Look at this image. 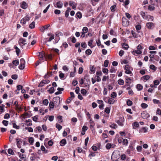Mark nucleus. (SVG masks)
I'll use <instances>...</instances> for the list:
<instances>
[{
	"label": "nucleus",
	"mask_w": 161,
	"mask_h": 161,
	"mask_svg": "<svg viewBox=\"0 0 161 161\" xmlns=\"http://www.w3.org/2000/svg\"><path fill=\"white\" fill-rule=\"evenodd\" d=\"M25 67V64H20V65L19 66V68L20 69H23Z\"/></svg>",
	"instance_id": "nucleus-39"
},
{
	"label": "nucleus",
	"mask_w": 161,
	"mask_h": 161,
	"mask_svg": "<svg viewBox=\"0 0 161 161\" xmlns=\"http://www.w3.org/2000/svg\"><path fill=\"white\" fill-rule=\"evenodd\" d=\"M13 127L14 128H15L17 129H19V126L17 125L16 123H14L13 124Z\"/></svg>",
	"instance_id": "nucleus-36"
},
{
	"label": "nucleus",
	"mask_w": 161,
	"mask_h": 161,
	"mask_svg": "<svg viewBox=\"0 0 161 161\" xmlns=\"http://www.w3.org/2000/svg\"><path fill=\"white\" fill-rule=\"evenodd\" d=\"M2 123L4 125L7 126L8 125V122L7 120H3L2 121Z\"/></svg>",
	"instance_id": "nucleus-47"
},
{
	"label": "nucleus",
	"mask_w": 161,
	"mask_h": 161,
	"mask_svg": "<svg viewBox=\"0 0 161 161\" xmlns=\"http://www.w3.org/2000/svg\"><path fill=\"white\" fill-rule=\"evenodd\" d=\"M136 30L138 32H139L138 31L140 30L141 29V26L140 25H137L136 26Z\"/></svg>",
	"instance_id": "nucleus-31"
},
{
	"label": "nucleus",
	"mask_w": 161,
	"mask_h": 161,
	"mask_svg": "<svg viewBox=\"0 0 161 161\" xmlns=\"http://www.w3.org/2000/svg\"><path fill=\"white\" fill-rule=\"evenodd\" d=\"M90 69L91 71L93 73H94L95 72V69L93 66H90Z\"/></svg>",
	"instance_id": "nucleus-48"
},
{
	"label": "nucleus",
	"mask_w": 161,
	"mask_h": 161,
	"mask_svg": "<svg viewBox=\"0 0 161 161\" xmlns=\"http://www.w3.org/2000/svg\"><path fill=\"white\" fill-rule=\"evenodd\" d=\"M27 7V4L25 2H23L21 3V8L23 9H25Z\"/></svg>",
	"instance_id": "nucleus-11"
},
{
	"label": "nucleus",
	"mask_w": 161,
	"mask_h": 161,
	"mask_svg": "<svg viewBox=\"0 0 161 161\" xmlns=\"http://www.w3.org/2000/svg\"><path fill=\"white\" fill-rule=\"evenodd\" d=\"M30 19L29 17L27 15L24 17L20 21V23L23 26L26 24V21H28Z\"/></svg>",
	"instance_id": "nucleus-3"
},
{
	"label": "nucleus",
	"mask_w": 161,
	"mask_h": 161,
	"mask_svg": "<svg viewBox=\"0 0 161 161\" xmlns=\"http://www.w3.org/2000/svg\"><path fill=\"white\" fill-rule=\"evenodd\" d=\"M116 96L117 94L115 92H113L111 93V96L112 97L114 98L116 97Z\"/></svg>",
	"instance_id": "nucleus-59"
},
{
	"label": "nucleus",
	"mask_w": 161,
	"mask_h": 161,
	"mask_svg": "<svg viewBox=\"0 0 161 161\" xmlns=\"http://www.w3.org/2000/svg\"><path fill=\"white\" fill-rule=\"evenodd\" d=\"M158 147V144H154L153 146V152H155L156 151Z\"/></svg>",
	"instance_id": "nucleus-17"
},
{
	"label": "nucleus",
	"mask_w": 161,
	"mask_h": 161,
	"mask_svg": "<svg viewBox=\"0 0 161 161\" xmlns=\"http://www.w3.org/2000/svg\"><path fill=\"white\" fill-rule=\"evenodd\" d=\"M140 14L142 16L143 18L145 19L146 18V16L145 15V14L144 12L141 11L140 13Z\"/></svg>",
	"instance_id": "nucleus-49"
},
{
	"label": "nucleus",
	"mask_w": 161,
	"mask_h": 161,
	"mask_svg": "<svg viewBox=\"0 0 161 161\" xmlns=\"http://www.w3.org/2000/svg\"><path fill=\"white\" fill-rule=\"evenodd\" d=\"M95 78L96 81H97V82H99L101 80V79L98 76H96L95 77Z\"/></svg>",
	"instance_id": "nucleus-61"
},
{
	"label": "nucleus",
	"mask_w": 161,
	"mask_h": 161,
	"mask_svg": "<svg viewBox=\"0 0 161 161\" xmlns=\"http://www.w3.org/2000/svg\"><path fill=\"white\" fill-rule=\"evenodd\" d=\"M29 28L31 29H33L35 27V22L33 21L29 25Z\"/></svg>",
	"instance_id": "nucleus-24"
},
{
	"label": "nucleus",
	"mask_w": 161,
	"mask_h": 161,
	"mask_svg": "<svg viewBox=\"0 0 161 161\" xmlns=\"http://www.w3.org/2000/svg\"><path fill=\"white\" fill-rule=\"evenodd\" d=\"M147 131V130L145 127L142 128L140 130V132H143L144 133H145Z\"/></svg>",
	"instance_id": "nucleus-57"
},
{
	"label": "nucleus",
	"mask_w": 161,
	"mask_h": 161,
	"mask_svg": "<svg viewBox=\"0 0 161 161\" xmlns=\"http://www.w3.org/2000/svg\"><path fill=\"white\" fill-rule=\"evenodd\" d=\"M142 117L143 119H147L150 116L149 114L147 112H143L141 114Z\"/></svg>",
	"instance_id": "nucleus-8"
},
{
	"label": "nucleus",
	"mask_w": 161,
	"mask_h": 161,
	"mask_svg": "<svg viewBox=\"0 0 161 161\" xmlns=\"http://www.w3.org/2000/svg\"><path fill=\"white\" fill-rule=\"evenodd\" d=\"M48 103V100L47 99H45L43 101L42 103L45 105H47Z\"/></svg>",
	"instance_id": "nucleus-44"
},
{
	"label": "nucleus",
	"mask_w": 161,
	"mask_h": 161,
	"mask_svg": "<svg viewBox=\"0 0 161 161\" xmlns=\"http://www.w3.org/2000/svg\"><path fill=\"white\" fill-rule=\"evenodd\" d=\"M26 123L27 124V125L29 126H31L32 124L31 123V120L30 119H28L26 120Z\"/></svg>",
	"instance_id": "nucleus-34"
},
{
	"label": "nucleus",
	"mask_w": 161,
	"mask_h": 161,
	"mask_svg": "<svg viewBox=\"0 0 161 161\" xmlns=\"http://www.w3.org/2000/svg\"><path fill=\"white\" fill-rule=\"evenodd\" d=\"M141 106L143 108H146L148 107V105L145 103H143L141 104Z\"/></svg>",
	"instance_id": "nucleus-29"
},
{
	"label": "nucleus",
	"mask_w": 161,
	"mask_h": 161,
	"mask_svg": "<svg viewBox=\"0 0 161 161\" xmlns=\"http://www.w3.org/2000/svg\"><path fill=\"white\" fill-rule=\"evenodd\" d=\"M71 10V9L70 8L68 7L67 8V10H66L65 14V16L66 17H68L69 15V13Z\"/></svg>",
	"instance_id": "nucleus-14"
},
{
	"label": "nucleus",
	"mask_w": 161,
	"mask_h": 161,
	"mask_svg": "<svg viewBox=\"0 0 161 161\" xmlns=\"http://www.w3.org/2000/svg\"><path fill=\"white\" fill-rule=\"evenodd\" d=\"M55 107V105L53 102H50L49 104V107L50 108H53L54 107Z\"/></svg>",
	"instance_id": "nucleus-22"
},
{
	"label": "nucleus",
	"mask_w": 161,
	"mask_h": 161,
	"mask_svg": "<svg viewBox=\"0 0 161 161\" xmlns=\"http://www.w3.org/2000/svg\"><path fill=\"white\" fill-rule=\"evenodd\" d=\"M14 47L15 49L17 55L19 56L20 52V49L16 46H14Z\"/></svg>",
	"instance_id": "nucleus-16"
},
{
	"label": "nucleus",
	"mask_w": 161,
	"mask_h": 161,
	"mask_svg": "<svg viewBox=\"0 0 161 161\" xmlns=\"http://www.w3.org/2000/svg\"><path fill=\"white\" fill-rule=\"evenodd\" d=\"M105 131L107 132V133H103L102 134L103 137V139H105L108 137V135L107 133H108V131L107 130Z\"/></svg>",
	"instance_id": "nucleus-43"
},
{
	"label": "nucleus",
	"mask_w": 161,
	"mask_h": 161,
	"mask_svg": "<svg viewBox=\"0 0 161 161\" xmlns=\"http://www.w3.org/2000/svg\"><path fill=\"white\" fill-rule=\"evenodd\" d=\"M56 127L58 129V130H60L62 128V126L58 124H56Z\"/></svg>",
	"instance_id": "nucleus-56"
},
{
	"label": "nucleus",
	"mask_w": 161,
	"mask_h": 161,
	"mask_svg": "<svg viewBox=\"0 0 161 161\" xmlns=\"http://www.w3.org/2000/svg\"><path fill=\"white\" fill-rule=\"evenodd\" d=\"M122 46L123 48L125 50H127L129 48V46L127 44L123 43Z\"/></svg>",
	"instance_id": "nucleus-33"
},
{
	"label": "nucleus",
	"mask_w": 161,
	"mask_h": 161,
	"mask_svg": "<svg viewBox=\"0 0 161 161\" xmlns=\"http://www.w3.org/2000/svg\"><path fill=\"white\" fill-rule=\"evenodd\" d=\"M16 145L17 146V147L19 148H20L21 147V146L20 145V143L19 142H22V140L20 139H16Z\"/></svg>",
	"instance_id": "nucleus-9"
},
{
	"label": "nucleus",
	"mask_w": 161,
	"mask_h": 161,
	"mask_svg": "<svg viewBox=\"0 0 161 161\" xmlns=\"http://www.w3.org/2000/svg\"><path fill=\"white\" fill-rule=\"evenodd\" d=\"M136 87L139 91H140L142 89L143 86L142 85L140 84H137L136 86Z\"/></svg>",
	"instance_id": "nucleus-19"
},
{
	"label": "nucleus",
	"mask_w": 161,
	"mask_h": 161,
	"mask_svg": "<svg viewBox=\"0 0 161 161\" xmlns=\"http://www.w3.org/2000/svg\"><path fill=\"white\" fill-rule=\"evenodd\" d=\"M104 111L107 114H109L110 112V108L108 107H106L105 108Z\"/></svg>",
	"instance_id": "nucleus-46"
},
{
	"label": "nucleus",
	"mask_w": 161,
	"mask_h": 161,
	"mask_svg": "<svg viewBox=\"0 0 161 161\" xmlns=\"http://www.w3.org/2000/svg\"><path fill=\"white\" fill-rule=\"evenodd\" d=\"M54 89L53 87H51L49 90H48V91L49 92V93H53L54 92Z\"/></svg>",
	"instance_id": "nucleus-41"
},
{
	"label": "nucleus",
	"mask_w": 161,
	"mask_h": 161,
	"mask_svg": "<svg viewBox=\"0 0 161 161\" xmlns=\"http://www.w3.org/2000/svg\"><path fill=\"white\" fill-rule=\"evenodd\" d=\"M85 53L86 54L90 55L92 53V51L90 49H88L86 50L85 51Z\"/></svg>",
	"instance_id": "nucleus-32"
},
{
	"label": "nucleus",
	"mask_w": 161,
	"mask_h": 161,
	"mask_svg": "<svg viewBox=\"0 0 161 161\" xmlns=\"http://www.w3.org/2000/svg\"><path fill=\"white\" fill-rule=\"evenodd\" d=\"M8 153L10 154L14 155V153L11 149H9L8 151Z\"/></svg>",
	"instance_id": "nucleus-40"
},
{
	"label": "nucleus",
	"mask_w": 161,
	"mask_h": 161,
	"mask_svg": "<svg viewBox=\"0 0 161 161\" xmlns=\"http://www.w3.org/2000/svg\"><path fill=\"white\" fill-rule=\"evenodd\" d=\"M112 146L111 144L109 143H107L106 145V147L108 149H110Z\"/></svg>",
	"instance_id": "nucleus-52"
},
{
	"label": "nucleus",
	"mask_w": 161,
	"mask_h": 161,
	"mask_svg": "<svg viewBox=\"0 0 161 161\" xmlns=\"http://www.w3.org/2000/svg\"><path fill=\"white\" fill-rule=\"evenodd\" d=\"M124 117L123 116H120L119 117V120H117L116 122L119 125L122 126L124 125Z\"/></svg>",
	"instance_id": "nucleus-4"
},
{
	"label": "nucleus",
	"mask_w": 161,
	"mask_h": 161,
	"mask_svg": "<svg viewBox=\"0 0 161 161\" xmlns=\"http://www.w3.org/2000/svg\"><path fill=\"white\" fill-rule=\"evenodd\" d=\"M41 149L42 151L44 152V153H47V150H46L45 147L43 145L41 146Z\"/></svg>",
	"instance_id": "nucleus-30"
},
{
	"label": "nucleus",
	"mask_w": 161,
	"mask_h": 161,
	"mask_svg": "<svg viewBox=\"0 0 161 161\" xmlns=\"http://www.w3.org/2000/svg\"><path fill=\"white\" fill-rule=\"evenodd\" d=\"M59 77L62 80L64 79V74L61 72H59Z\"/></svg>",
	"instance_id": "nucleus-23"
},
{
	"label": "nucleus",
	"mask_w": 161,
	"mask_h": 161,
	"mask_svg": "<svg viewBox=\"0 0 161 161\" xmlns=\"http://www.w3.org/2000/svg\"><path fill=\"white\" fill-rule=\"evenodd\" d=\"M155 24L153 22H147L146 24V26L148 29H152L155 26Z\"/></svg>",
	"instance_id": "nucleus-6"
},
{
	"label": "nucleus",
	"mask_w": 161,
	"mask_h": 161,
	"mask_svg": "<svg viewBox=\"0 0 161 161\" xmlns=\"http://www.w3.org/2000/svg\"><path fill=\"white\" fill-rule=\"evenodd\" d=\"M153 17L149 15L146 16V18L145 19H147L148 21H152L153 20Z\"/></svg>",
	"instance_id": "nucleus-10"
},
{
	"label": "nucleus",
	"mask_w": 161,
	"mask_h": 161,
	"mask_svg": "<svg viewBox=\"0 0 161 161\" xmlns=\"http://www.w3.org/2000/svg\"><path fill=\"white\" fill-rule=\"evenodd\" d=\"M12 64L15 66H17L19 64V61L17 60H14L12 61Z\"/></svg>",
	"instance_id": "nucleus-28"
},
{
	"label": "nucleus",
	"mask_w": 161,
	"mask_h": 161,
	"mask_svg": "<svg viewBox=\"0 0 161 161\" xmlns=\"http://www.w3.org/2000/svg\"><path fill=\"white\" fill-rule=\"evenodd\" d=\"M126 158V155L124 154H122L121 155V156H120L121 159L122 160H124Z\"/></svg>",
	"instance_id": "nucleus-60"
},
{
	"label": "nucleus",
	"mask_w": 161,
	"mask_h": 161,
	"mask_svg": "<svg viewBox=\"0 0 161 161\" xmlns=\"http://www.w3.org/2000/svg\"><path fill=\"white\" fill-rule=\"evenodd\" d=\"M131 33L133 36L135 38L137 37V35L136 34V32L133 31H131Z\"/></svg>",
	"instance_id": "nucleus-37"
},
{
	"label": "nucleus",
	"mask_w": 161,
	"mask_h": 161,
	"mask_svg": "<svg viewBox=\"0 0 161 161\" xmlns=\"http://www.w3.org/2000/svg\"><path fill=\"white\" fill-rule=\"evenodd\" d=\"M103 72L105 74H107L108 73V69L107 68H103L102 69Z\"/></svg>",
	"instance_id": "nucleus-55"
},
{
	"label": "nucleus",
	"mask_w": 161,
	"mask_h": 161,
	"mask_svg": "<svg viewBox=\"0 0 161 161\" xmlns=\"http://www.w3.org/2000/svg\"><path fill=\"white\" fill-rule=\"evenodd\" d=\"M125 73L130 74L131 73V72L130 70V68L128 65H126L125 66Z\"/></svg>",
	"instance_id": "nucleus-7"
},
{
	"label": "nucleus",
	"mask_w": 161,
	"mask_h": 161,
	"mask_svg": "<svg viewBox=\"0 0 161 161\" xmlns=\"http://www.w3.org/2000/svg\"><path fill=\"white\" fill-rule=\"evenodd\" d=\"M148 9L150 11H153L155 7L153 6L149 5L148 7Z\"/></svg>",
	"instance_id": "nucleus-54"
},
{
	"label": "nucleus",
	"mask_w": 161,
	"mask_h": 161,
	"mask_svg": "<svg viewBox=\"0 0 161 161\" xmlns=\"http://www.w3.org/2000/svg\"><path fill=\"white\" fill-rule=\"evenodd\" d=\"M82 32L84 33H87L88 31V29L86 27H84L82 29Z\"/></svg>",
	"instance_id": "nucleus-45"
},
{
	"label": "nucleus",
	"mask_w": 161,
	"mask_h": 161,
	"mask_svg": "<svg viewBox=\"0 0 161 161\" xmlns=\"http://www.w3.org/2000/svg\"><path fill=\"white\" fill-rule=\"evenodd\" d=\"M48 116L49 117L48 120L50 121H52L54 120V116H53L52 115V116Z\"/></svg>",
	"instance_id": "nucleus-62"
},
{
	"label": "nucleus",
	"mask_w": 161,
	"mask_h": 161,
	"mask_svg": "<svg viewBox=\"0 0 161 161\" xmlns=\"http://www.w3.org/2000/svg\"><path fill=\"white\" fill-rule=\"evenodd\" d=\"M80 92L83 95H86L87 93V91L84 89H82L80 91Z\"/></svg>",
	"instance_id": "nucleus-51"
},
{
	"label": "nucleus",
	"mask_w": 161,
	"mask_h": 161,
	"mask_svg": "<svg viewBox=\"0 0 161 161\" xmlns=\"http://www.w3.org/2000/svg\"><path fill=\"white\" fill-rule=\"evenodd\" d=\"M34 142V139L33 137H31L29 138V142L30 144H32Z\"/></svg>",
	"instance_id": "nucleus-38"
},
{
	"label": "nucleus",
	"mask_w": 161,
	"mask_h": 161,
	"mask_svg": "<svg viewBox=\"0 0 161 161\" xmlns=\"http://www.w3.org/2000/svg\"><path fill=\"white\" fill-rule=\"evenodd\" d=\"M132 102L130 100H128L127 102V104L128 106H131L132 105Z\"/></svg>",
	"instance_id": "nucleus-63"
},
{
	"label": "nucleus",
	"mask_w": 161,
	"mask_h": 161,
	"mask_svg": "<svg viewBox=\"0 0 161 161\" xmlns=\"http://www.w3.org/2000/svg\"><path fill=\"white\" fill-rule=\"evenodd\" d=\"M88 128L86 126L84 125L82 128V130L83 131L85 132L88 129Z\"/></svg>",
	"instance_id": "nucleus-58"
},
{
	"label": "nucleus",
	"mask_w": 161,
	"mask_h": 161,
	"mask_svg": "<svg viewBox=\"0 0 161 161\" xmlns=\"http://www.w3.org/2000/svg\"><path fill=\"white\" fill-rule=\"evenodd\" d=\"M45 58L46 59H52V55L51 54H47L45 56Z\"/></svg>",
	"instance_id": "nucleus-26"
},
{
	"label": "nucleus",
	"mask_w": 161,
	"mask_h": 161,
	"mask_svg": "<svg viewBox=\"0 0 161 161\" xmlns=\"http://www.w3.org/2000/svg\"><path fill=\"white\" fill-rule=\"evenodd\" d=\"M66 143V141L64 139L62 140L60 142V145L61 146H64Z\"/></svg>",
	"instance_id": "nucleus-13"
},
{
	"label": "nucleus",
	"mask_w": 161,
	"mask_h": 161,
	"mask_svg": "<svg viewBox=\"0 0 161 161\" xmlns=\"http://www.w3.org/2000/svg\"><path fill=\"white\" fill-rule=\"evenodd\" d=\"M128 140L126 139H124L123 141V144L124 145H127L128 144Z\"/></svg>",
	"instance_id": "nucleus-53"
},
{
	"label": "nucleus",
	"mask_w": 161,
	"mask_h": 161,
	"mask_svg": "<svg viewBox=\"0 0 161 161\" xmlns=\"http://www.w3.org/2000/svg\"><path fill=\"white\" fill-rule=\"evenodd\" d=\"M26 42V41L25 39L23 38H19L18 42L19 45L22 48L24 49V46L27 44Z\"/></svg>",
	"instance_id": "nucleus-2"
},
{
	"label": "nucleus",
	"mask_w": 161,
	"mask_h": 161,
	"mask_svg": "<svg viewBox=\"0 0 161 161\" xmlns=\"http://www.w3.org/2000/svg\"><path fill=\"white\" fill-rule=\"evenodd\" d=\"M110 127L112 128L116 129L117 128V125L116 124H113L111 125H110Z\"/></svg>",
	"instance_id": "nucleus-35"
},
{
	"label": "nucleus",
	"mask_w": 161,
	"mask_h": 161,
	"mask_svg": "<svg viewBox=\"0 0 161 161\" xmlns=\"http://www.w3.org/2000/svg\"><path fill=\"white\" fill-rule=\"evenodd\" d=\"M115 101V100L112 98H109L108 101V103L109 104H113Z\"/></svg>",
	"instance_id": "nucleus-21"
},
{
	"label": "nucleus",
	"mask_w": 161,
	"mask_h": 161,
	"mask_svg": "<svg viewBox=\"0 0 161 161\" xmlns=\"http://www.w3.org/2000/svg\"><path fill=\"white\" fill-rule=\"evenodd\" d=\"M39 57L42 59H43L44 57L45 58V56L44 53L42 52L39 53Z\"/></svg>",
	"instance_id": "nucleus-20"
},
{
	"label": "nucleus",
	"mask_w": 161,
	"mask_h": 161,
	"mask_svg": "<svg viewBox=\"0 0 161 161\" xmlns=\"http://www.w3.org/2000/svg\"><path fill=\"white\" fill-rule=\"evenodd\" d=\"M18 153L19 154V157L22 160H25V155L24 154L22 153H20L19 152Z\"/></svg>",
	"instance_id": "nucleus-15"
},
{
	"label": "nucleus",
	"mask_w": 161,
	"mask_h": 161,
	"mask_svg": "<svg viewBox=\"0 0 161 161\" xmlns=\"http://www.w3.org/2000/svg\"><path fill=\"white\" fill-rule=\"evenodd\" d=\"M90 127L91 129H92V128H93L94 127V126L95 125L94 123V122L93 120H92V119L90 120Z\"/></svg>",
	"instance_id": "nucleus-18"
},
{
	"label": "nucleus",
	"mask_w": 161,
	"mask_h": 161,
	"mask_svg": "<svg viewBox=\"0 0 161 161\" xmlns=\"http://www.w3.org/2000/svg\"><path fill=\"white\" fill-rule=\"evenodd\" d=\"M63 3L61 1L58 2L56 3L57 8H61L63 7Z\"/></svg>",
	"instance_id": "nucleus-12"
},
{
	"label": "nucleus",
	"mask_w": 161,
	"mask_h": 161,
	"mask_svg": "<svg viewBox=\"0 0 161 161\" xmlns=\"http://www.w3.org/2000/svg\"><path fill=\"white\" fill-rule=\"evenodd\" d=\"M77 16L79 18H80L82 17L81 13L80 12H78L76 14Z\"/></svg>",
	"instance_id": "nucleus-64"
},
{
	"label": "nucleus",
	"mask_w": 161,
	"mask_h": 161,
	"mask_svg": "<svg viewBox=\"0 0 161 161\" xmlns=\"http://www.w3.org/2000/svg\"><path fill=\"white\" fill-rule=\"evenodd\" d=\"M116 7L115 5H114L111 6L110 7V9L112 12H114L115 11V8Z\"/></svg>",
	"instance_id": "nucleus-42"
},
{
	"label": "nucleus",
	"mask_w": 161,
	"mask_h": 161,
	"mask_svg": "<svg viewBox=\"0 0 161 161\" xmlns=\"http://www.w3.org/2000/svg\"><path fill=\"white\" fill-rule=\"evenodd\" d=\"M53 102L55 105V108L58 107L60 103V98L59 97H57L53 98Z\"/></svg>",
	"instance_id": "nucleus-1"
},
{
	"label": "nucleus",
	"mask_w": 161,
	"mask_h": 161,
	"mask_svg": "<svg viewBox=\"0 0 161 161\" xmlns=\"http://www.w3.org/2000/svg\"><path fill=\"white\" fill-rule=\"evenodd\" d=\"M38 116L36 115L32 117L33 120L36 122H37V120L38 119Z\"/></svg>",
	"instance_id": "nucleus-50"
},
{
	"label": "nucleus",
	"mask_w": 161,
	"mask_h": 161,
	"mask_svg": "<svg viewBox=\"0 0 161 161\" xmlns=\"http://www.w3.org/2000/svg\"><path fill=\"white\" fill-rule=\"evenodd\" d=\"M122 25L124 26H127L129 25V21L125 18L123 17L122 19Z\"/></svg>",
	"instance_id": "nucleus-5"
},
{
	"label": "nucleus",
	"mask_w": 161,
	"mask_h": 161,
	"mask_svg": "<svg viewBox=\"0 0 161 161\" xmlns=\"http://www.w3.org/2000/svg\"><path fill=\"white\" fill-rule=\"evenodd\" d=\"M118 83L120 85H123L124 84V81L123 80L120 79L118 80Z\"/></svg>",
	"instance_id": "nucleus-25"
},
{
	"label": "nucleus",
	"mask_w": 161,
	"mask_h": 161,
	"mask_svg": "<svg viewBox=\"0 0 161 161\" xmlns=\"http://www.w3.org/2000/svg\"><path fill=\"white\" fill-rule=\"evenodd\" d=\"M54 35H51V36L49 37V38L47 40V42H51L52 40L54 39Z\"/></svg>",
	"instance_id": "nucleus-27"
}]
</instances>
